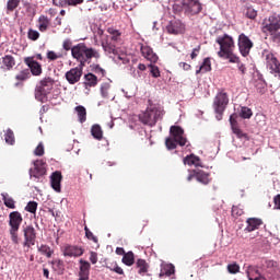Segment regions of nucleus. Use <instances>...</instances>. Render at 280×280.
Segmentation results:
<instances>
[{
  "instance_id": "obj_19",
  "label": "nucleus",
  "mask_w": 280,
  "mask_h": 280,
  "mask_svg": "<svg viewBox=\"0 0 280 280\" xmlns=\"http://www.w3.org/2000/svg\"><path fill=\"white\" fill-rule=\"evenodd\" d=\"M28 173L31 177L40 178L46 174V168L40 160H36V162H34V168H31Z\"/></svg>"
},
{
  "instance_id": "obj_49",
  "label": "nucleus",
  "mask_w": 280,
  "mask_h": 280,
  "mask_svg": "<svg viewBox=\"0 0 280 280\" xmlns=\"http://www.w3.org/2000/svg\"><path fill=\"white\" fill-rule=\"evenodd\" d=\"M84 231H85V236L88 240H90L94 243L98 242L97 236H94V234L90 231L88 225L84 226Z\"/></svg>"
},
{
  "instance_id": "obj_5",
  "label": "nucleus",
  "mask_w": 280,
  "mask_h": 280,
  "mask_svg": "<svg viewBox=\"0 0 280 280\" xmlns=\"http://www.w3.org/2000/svg\"><path fill=\"white\" fill-rule=\"evenodd\" d=\"M56 81L50 77L43 78L35 86V98L42 103L47 98V95L51 93Z\"/></svg>"
},
{
  "instance_id": "obj_42",
  "label": "nucleus",
  "mask_w": 280,
  "mask_h": 280,
  "mask_svg": "<svg viewBox=\"0 0 280 280\" xmlns=\"http://www.w3.org/2000/svg\"><path fill=\"white\" fill-rule=\"evenodd\" d=\"M38 252H39L42 255L46 256L47 258H51L52 250L50 249L49 246H47V245H40V246L38 247Z\"/></svg>"
},
{
  "instance_id": "obj_12",
  "label": "nucleus",
  "mask_w": 280,
  "mask_h": 280,
  "mask_svg": "<svg viewBox=\"0 0 280 280\" xmlns=\"http://www.w3.org/2000/svg\"><path fill=\"white\" fill-rule=\"evenodd\" d=\"M83 67L79 65V67L72 68L66 72V80L69 84L74 85L80 82L83 75Z\"/></svg>"
},
{
  "instance_id": "obj_29",
  "label": "nucleus",
  "mask_w": 280,
  "mask_h": 280,
  "mask_svg": "<svg viewBox=\"0 0 280 280\" xmlns=\"http://www.w3.org/2000/svg\"><path fill=\"white\" fill-rule=\"evenodd\" d=\"M2 65L8 71H11L15 66V58L12 57V55H4V57H2Z\"/></svg>"
},
{
  "instance_id": "obj_46",
  "label": "nucleus",
  "mask_w": 280,
  "mask_h": 280,
  "mask_svg": "<svg viewBox=\"0 0 280 280\" xmlns=\"http://www.w3.org/2000/svg\"><path fill=\"white\" fill-rule=\"evenodd\" d=\"M91 71L101 75L102 78H105V75H106V70L102 69L98 65H92Z\"/></svg>"
},
{
  "instance_id": "obj_55",
  "label": "nucleus",
  "mask_w": 280,
  "mask_h": 280,
  "mask_svg": "<svg viewBox=\"0 0 280 280\" xmlns=\"http://www.w3.org/2000/svg\"><path fill=\"white\" fill-rule=\"evenodd\" d=\"M246 16H247V19L254 20V19L257 18V11L254 10L253 8H247V10H246Z\"/></svg>"
},
{
  "instance_id": "obj_58",
  "label": "nucleus",
  "mask_w": 280,
  "mask_h": 280,
  "mask_svg": "<svg viewBox=\"0 0 280 280\" xmlns=\"http://www.w3.org/2000/svg\"><path fill=\"white\" fill-rule=\"evenodd\" d=\"M110 271L117 273V275H125L124 269L115 264L114 267L109 268Z\"/></svg>"
},
{
  "instance_id": "obj_38",
  "label": "nucleus",
  "mask_w": 280,
  "mask_h": 280,
  "mask_svg": "<svg viewBox=\"0 0 280 280\" xmlns=\"http://www.w3.org/2000/svg\"><path fill=\"white\" fill-rule=\"evenodd\" d=\"M122 264L127 265L128 267L135 265V253L128 252L125 253L121 258Z\"/></svg>"
},
{
  "instance_id": "obj_23",
  "label": "nucleus",
  "mask_w": 280,
  "mask_h": 280,
  "mask_svg": "<svg viewBox=\"0 0 280 280\" xmlns=\"http://www.w3.org/2000/svg\"><path fill=\"white\" fill-rule=\"evenodd\" d=\"M62 175L60 172L52 173L50 177L51 187L56 192H61Z\"/></svg>"
},
{
  "instance_id": "obj_2",
  "label": "nucleus",
  "mask_w": 280,
  "mask_h": 280,
  "mask_svg": "<svg viewBox=\"0 0 280 280\" xmlns=\"http://www.w3.org/2000/svg\"><path fill=\"white\" fill-rule=\"evenodd\" d=\"M71 56L79 62L81 67H85L86 63H91L92 58L100 59V52L91 47H88L84 43H79L71 48Z\"/></svg>"
},
{
  "instance_id": "obj_37",
  "label": "nucleus",
  "mask_w": 280,
  "mask_h": 280,
  "mask_svg": "<svg viewBox=\"0 0 280 280\" xmlns=\"http://www.w3.org/2000/svg\"><path fill=\"white\" fill-rule=\"evenodd\" d=\"M107 34L112 35V37H109V40H113L114 43L120 40L121 32L119 30H116L114 27H107Z\"/></svg>"
},
{
  "instance_id": "obj_64",
  "label": "nucleus",
  "mask_w": 280,
  "mask_h": 280,
  "mask_svg": "<svg viewBox=\"0 0 280 280\" xmlns=\"http://www.w3.org/2000/svg\"><path fill=\"white\" fill-rule=\"evenodd\" d=\"M273 202H275V209L280 210V194L275 196Z\"/></svg>"
},
{
  "instance_id": "obj_25",
  "label": "nucleus",
  "mask_w": 280,
  "mask_h": 280,
  "mask_svg": "<svg viewBox=\"0 0 280 280\" xmlns=\"http://www.w3.org/2000/svg\"><path fill=\"white\" fill-rule=\"evenodd\" d=\"M98 83L97 77L92 73L89 72L84 75V82L83 85L85 88V90H90L91 88H95Z\"/></svg>"
},
{
  "instance_id": "obj_52",
  "label": "nucleus",
  "mask_w": 280,
  "mask_h": 280,
  "mask_svg": "<svg viewBox=\"0 0 280 280\" xmlns=\"http://www.w3.org/2000/svg\"><path fill=\"white\" fill-rule=\"evenodd\" d=\"M47 58L50 60V61H56L58 59H61L62 58V55L61 54H56L55 51H48L47 52Z\"/></svg>"
},
{
  "instance_id": "obj_28",
  "label": "nucleus",
  "mask_w": 280,
  "mask_h": 280,
  "mask_svg": "<svg viewBox=\"0 0 280 280\" xmlns=\"http://www.w3.org/2000/svg\"><path fill=\"white\" fill-rule=\"evenodd\" d=\"M80 124H84L88 120V110L85 106L79 105L74 107Z\"/></svg>"
},
{
  "instance_id": "obj_47",
  "label": "nucleus",
  "mask_w": 280,
  "mask_h": 280,
  "mask_svg": "<svg viewBox=\"0 0 280 280\" xmlns=\"http://www.w3.org/2000/svg\"><path fill=\"white\" fill-rule=\"evenodd\" d=\"M237 118H238V115L236 113L230 116V125L232 130L240 127L237 122Z\"/></svg>"
},
{
  "instance_id": "obj_50",
  "label": "nucleus",
  "mask_w": 280,
  "mask_h": 280,
  "mask_svg": "<svg viewBox=\"0 0 280 280\" xmlns=\"http://www.w3.org/2000/svg\"><path fill=\"white\" fill-rule=\"evenodd\" d=\"M228 271L230 275H237L240 272V266L237 264H231L228 266Z\"/></svg>"
},
{
  "instance_id": "obj_3",
  "label": "nucleus",
  "mask_w": 280,
  "mask_h": 280,
  "mask_svg": "<svg viewBox=\"0 0 280 280\" xmlns=\"http://www.w3.org/2000/svg\"><path fill=\"white\" fill-rule=\"evenodd\" d=\"M164 114L165 112L161 104L149 100L147 110L139 115V121L153 127L159 120L163 119Z\"/></svg>"
},
{
  "instance_id": "obj_18",
  "label": "nucleus",
  "mask_w": 280,
  "mask_h": 280,
  "mask_svg": "<svg viewBox=\"0 0 280 280\" xmlns=\"http://www.w3.org/2000/svg\"><path fill=\"white\" fill-rule=\"evenodd\" d=\"M116 42L109 39L108 36L101 40V46L106 55H117Z\"/></svg>"
},
{
  "instance_id": "obj_39",
  "label": "nucleus",
  "mask_w": 280,
  "mask_h": 280,
  "mask_svg": "<svg viewBox=\"0 0 280 280\" xmlns=\"http://www.w3.org/2000/svg\"><path fill=\"white\" fill-rule=\"evenodd\" d=\"M238 117L250 119L253 117V110L249 107L242 106L241 112H238Z\"/></svg>"
},
{
  "instance_id": "obj_21",
  "label": "nucleus",
  "mask_w": 280,
  "mask_h": 280,
  "mask_svg": "<svg viewBox=\"0 0 280 280\" xmlns=\"http://www.w3.org/2000/svg\"><path fill=\"white\" fill-rule=\"evenodd\" d=\"M246 224L247 226L245 228V231L250 233L253 231H258V229L264 225V221L258 218H248Z\"/></svg>"
},
{
  "instance_id": "obj_48",
  "label": "nucleus",
  "mask_w": 280,
  "mask_h": 280,
  "mask_svg": "<svg viewBox=\"0 0 280 280\" xmlns=\"http://www.w3.org/2000/svg\"><path fill=\"white\" fill-rule=\"evenodd\" d=\"M20 0H8L7 9L13 12L19 7Z\"/></svg>"
},
{
  "instance_id": "obj_54",
  "label": "nucleus",
  "mask_w": 280,
  "mask_h": 280,
  "mask_svg": "<svg viewBox=\"0 0 280 280\" xmlns=\"http://www.w3.org/2000/svg\"><path fill=\"white\" fill-rule=\"evenodd\" d=\"M269 36H271L270 39L275 44L280 45V32L277 31V32H273V33H269Z\"/></svg>"
},
{
  "instance_id": "obj_56",
  "label": "nucleus",
  "mask_w": 280,
  "mask_h": 280,
  "mask_svg": "<svg viewBox=\"0 0 280 280\" xmlns=\"http://www.w3.org/2000/svg\"><path fill=\"white\" fill-rule=\"evenodd\" d=\"M34 154L37 155V156H43L45 154V149H44V145L43 143H39L35 151H34Z\"/></svg>"
},
{
  "instance_id": "obj_11",
  "label": "nucleus",
  "mask_w": 280,
  "mask_h": 280,
  "mask_svg": "<svg viewBox=\"0 0 280 280\" xmlns=\"http://www.w3.org/2000/svg\"><path fill=\"white\" fill-rule=\"evenodd\" d=\"M246 275L248 280H271V276H267L259 266H248Z\"/></svg>"
},
{
  "instance_id": "obj_24",
  "label": "nucleus",
  "mask_w": 280,
  "mask_h": 280,
  "mask_svg": "<svg viewBox=\"0 0 280 280\" xmlns=\"http://www.w3.org/2000/svg\"><path fill=\"white\" fill-rule=\"evenodd\" d=\"M32 77L31 72L28 69H24V70H21L16 75H15V80H16V83H15V86L19 88V86H23L24 82L26 80H30Z\"/></svg>"
},
{
  "instance_id": "obj_51",
  "label": "nucleus",
  "mask_w": 280,
  "mask_h": 280,
  "mask_svg": "<svg viewBox=\"0 0 280 280\" xmlns=\"http://www.w3.org/2000/svg\"><path fill=\"white\" fill-rule=\"evenodd\" d=\"M40 37V34L38 31H35V30H28V39H32V40H38Z\"/></svg>"
},
{
  "instance_id": "obj_33",
  "label": "nucleus",
  "mask_w": 280,
  "mask_h": 280,
  "mask_svg": "<svg viewBox=\"0 0 280 280\" xmlns=\"http://www.w3.org/2000/svg\"><path fill=\"white\" fill-rule=\"evenodd\" d=\"M80 265L81 266H80L79 276H89L90 277L91 264L86 260L81 259Z\"/></svg>"
},
{
  "instance_id": "obj_16",
  "label": "nucleus",
  "mask_w": 280,
  "mask_h": 280,
  "mask_svg": "<svg viewBox=\"0 0 280 280\" xmlns=\"http://www.w3.org/2000/svg\"><path fill=\"white\" fill-rule=\"evenodd\" d=\"M182 4L192 15H197L202 12V4L199 0H182Z\"/></svg>"
},
{
  "instance_id": "obj_35",
  "label": "nucleus",
  "mask_w": 280,
  "mask_h": 280,
  "mask_svg": "<svg viewBox=\"0 0 280 280\" xmlns=\"http://www.w3.org/2000/svg\"><path fill=\"white\" fill-rule=\"evenodd\" d=\"M233 135H235L236 138L244 140V141H249L250 137L248 133L244 132L240 127L233 128L232 129Z\"/></svg>"
},
{
  "instance_id": "obj_20",
  "label": "nucleus",
  "mask_w": 280,
  "mask_h": 280,
  "mask_svg": "<svg viewBox=\"0 0 280 280\" xmlns=\"http://www.w3.org/2000/svg\"><path fill=\"white\" fill-rule=\"evenodd\" d=\"M140 51L142 52V56L151 63H156L159 61V57L156 54H154L152 47L142 46V48H140Z\"/></svg>"
},
{
  "instance_id": "obj_14",
  "label": "nucleus",
  "mask_w": 280,
  "mask_h": 280,
  "mask_svg": "<svg viewBox=\"0 0 280 280\" xmlns=\"http://www.w3.org/2000/svg\"><path fill=\"white\" fill-rule=\"evenodd\" d=\"M23 233H24V243L23 246L24 247H31V246H35V241H36V231L33 228V225H26L23 229Z\"/></svg>"
},
{
  "instance_id": "obj_40",
  "label": "nucleus",
  "mask_w": 280,
  "mask_h": 280,
  "mask_svg": "<svg viewBox=\"0 0 280 280\" xmlns=\"http://www.w3.org/2000/svg\"><path fill=\"white\" fill-rule=\"evenodd\" d=\"M4 140L8 144L13 145L15 143V136L14 131L8 129L4 133Z\"/></svg>"
},
{
  "instance_id": "obj_13",
  "label": "nucleus",
  "mask_w": 280,
  "mask_h": 280,
  "mask_svg": "<svg viewBox=\"0 0 280 280\" xmlns=\"http://www.w3.org/2000/svg\"><path fill=\"white\" fill-rule=\"evenodd\" d=\"M24 65L28 66V72L33 77H40L43 74V66L34 57H25Z\"/></svg>"
},
{
  "instance_id": "obj_30",
  "label": "nucleus",
  "mask_w": 280,
  "mask_h": 280,
  "mask_svg": "<svg viewBox=\"0 0 280 280\" xmlns=\"http://www.w3.org/2000/svg\"><path fill=\"white\" fill-rule=\"evenodd\" d=\"M52 270L58 275H63L65 271V262L61 259H55L51 261Z\"/></svg>"
},
{
  "instance_id": "obj_34",
  "label": "nucleus",
  "mask_w": 280,
  "mask_h": 280,
  "mask_svg": "<svg viewBox=\"0 0 280 280\" xmlns=\"http://www.w3.org/2000/svg\"><path fill=\"white\" fill-rule=\"evenodd\" d=\"M174 273H175V267L171 264H167V265L162 266L160 277L161 278L164 276L171 277Z\"/></svg>"
},
{
  "instance_id": "obj_10",
  "label": "nucleus",
  "mask_w": 280,
  "mask_h": 280,
  "mask_svg": "<svg viewBox=\"0 0 280 280\" xmlns=\"http://www.w3.org/2000/svg\"><path fill=\"white\" fill-rule=\"evenodd\" d=\"M253 47H254V43L248 36H246L244 33L238 35V51H241L244 58L249 56Z\"/></svg>"
},
{
  "instance_id": "obj_17",
  "label": "nucleus",
  "mask_w": 280,
  "mask_h": 280,
  "mask_svg": "<svg viewBox=\"0 0 280 280\" xmlns=\"http://www.w3.org/2000/svg\"><path fill=\"white\" fill-rule=\"evenodd\" d=\"M166 31L168 34L173 35L185 34L186 26L179 20H175L170 22V24L166 26Z\"/></svg>"
},
{
  "instance_id": "obj_43",
  "label": "nucleus",
  "mask_w": 280,
  "mask_h": 280,
  "mask_svg": "<svg viewBox=\"0 0 280 280\" xmlns=\"http://www.w3.org/2000/svg\"><path fill=\"white\" fill-rule=\"evenodd\" d=\"M36 210H38V202L30 201L28 205L25 206V211L32 214H35Z\"/></svg>"
},
{
  "instance_id": "obj_8",
  "label": "nucleus",
  "mask_w": 280,
  "mask_h": 280,
  "mask_svg": "<svg viewBox=\"0 0 280 280\" xmlns=\"http://www.w3.org/2000/svg\"><path fill=\"white\" fill-rule=\"evenodd\" d=\"M280 30V15L272 14L262 21V34H273Z\"/></svg>"
},
{
  "instance_id": "obj_63",
  "label": "nucleus",
  "mask_w": 280,
  "mask_h": 280,
  "mask_svg": "<svg viewBox=\"0 0 280 280\" xmlns=\"http://www.w3.org/2000/svg\"><path fill=\"white\" fill-rule=\"evenodd\" d=\"M98 258H97V253L96 252H91L90 253V261L91 264L95 265L97 262Z\"/></svg>"
},
{
  "instance_id": "obj_27",
  "label": "nucleus",
  "mask_w": 280,
  "mask_h": 280,
  "mask_svg": "<svg viewBox=\"0 0 280 280\" xmlns=\"http://www.w3.org/2000/svg\"><path fill=\"white\" fill-rule=\"evenodd\" d=\"M196 180L201 185H209L211 183L210 174L202 170L195 171Z\"/></svg>"
},
{
  "instance_id": "obj_22",
  "label": "nucleus",
  "mask_w": 280,
  "mask_h": 280,
  "mask_svg": "<svg viewBox=\"0 0 280 280\" xmlns=\"http://www.w3.org/2000/svg\"><path fill=\"white\" fill-rule=\"evenodd\" d=\"M262 273L270 276L275 272V268L277 267V262L273 260L262 259L261 265L259 266Z\"/></svg>"
},
{
  "instance_id": "obj_4",
  "label": "nucleus",
  "mask_w": 280,
  "mask_h": 280,
  "mask_svg": "<svg viewBox=\"0 0 280 280\" xmlns=\"http://www.w3.org/2000/svg\"><path fill=\"white\" fill-rule=\"evenodd\" d=\"M171 137L166 138L165 145L167 150L172 151L179 147H185L187 144V138L185 137V130L179 126H171L170 128Z\"/></svg>"
},
{
  "instance_id": "obj_60",
  "label": "nucleus",
  "mask_w": 280,
  "mask_h": 280,
  "mask_svg": "<svg viewBox=\"0 0 280 280\" xmlns=\"http://www.w3.org/2000/svg\"><path fill=\"white\" fill-rule=\"evenodd\" d=\"M233 65H238V71H241L242 75H245L246 67L244 63L241 62V60H238V62H233Z\"/></svg>"
},
{
  "instance_id": "obj_61",
  "label": "nucleus",
  "mask_w": 280,
  "mask_h": 280,
  "mask_svg": "<svg viewBox=\"0 0 280 280\" xmlns=\"http://www.w3.org/2000/svg\"><path fill=\"white\" fill-rule=\"evenodd\" d=\"M52 4L59 8H65L67 7V1L66 0H52Z\"/></svg>"
},
{
  "instance_id": "obj_26",
  "label": "nucleus",
  "mask_w": 280,
  "mask_h": 280,
  "mask_svg": "<svg viewBox=\"0 0 280 280\" xmlns=\"http://www.w3.org/2000/svg\"><path fill=\"white\" fill-rule=\"evenodd\" d=\"M183 162L185 165L188 166L203 167L201 159L196 156L195 154L187 155L186 158H184Z\"/></svg>"
},
{
  "instance_id": "obj_7",
  "label": "nucleus",
  "mask_w": 280,
  "mask_h": 280,
  "mask_svg": "<svg viewBox=\"0 0 280 280\" xmlns=\"http://www.w3.org/2000/svg\"><path fill=\"white\" fill-rule=\"evenodd\" d=\"M24 219L23 215H21V213L19 211H13L10 212L9 214V233L11 236V242H13V244H19V229L21 226V224L23 223Z\"/></svg>"
},
{
  "instance_id": "obj_62",
  "label": "nucleus",
  "mask_w": 280,
  "mask_h": 280,
  "mask_svg": "<svg viewBox=\"0 0 280 280\" xmlns=\"http://www.w3.org/2000/svg\"><path fill=\"white\" fill-rule=\"evenodd\" d=\"M232 215H234V217L243 215V210H241L237 206H233L232 207Z\"/></svg>"
},
{
  "instance_id": "obj_9",
  "label": "nucleus",
  "mask_w": 280,
  "mask_h": 280,
  "mask_svg": "<svg viewBox=\"0 0 280 280\" xmlns=\"http://www.w3.org/2000/svg\"><path fill=\"white\" fill-rule=\"evenodd\" d=\"M262 57L265 58L267 69L271 71L272 74H277L280 79V62L277 57L267 50L264 51Z\"/></svg>"
},
{
  "instance_id": "obj_36",
  "label": "nucleus",
  "mask_w": 280,
  "mask_h": 280,
  "mask_svg": "<svg viewBox=\"0 0 280 280\" xmlns=\"http://www.w3.org/2000/svg\"><path fill=\"white\" fill-rule=\"evenodd\" d=\"M38 30L40 33H45L49 26V19L46 15H40L38 19Z\"/></svg>"
},
{
  "instance_id": "obj_59",
  "label": "nucleus",
  "mask_w": 280,
  "mask_h": 280,
  "mask_svg": "<svg viewBox=\"0 0 280 280\" xmlns=\"http://www.w3.org/2000/svg\"><path fill=\"white\" fill-rule=\"evenodd\" d=\"M81 3H83V0H66V7H75Z\"/></svg>"
},
{
  "instance_id": "obj_32",
  "label": "nucleus",
  "mask_w": 280,
  "mask_h": 280,
  "mask_svg": "<svg viewBox=\"0 0 280 280\" xmlns=\"http://www.w3.org/2000/svg\"><path fill=\"white\" fill-rule=\"evenodd\" d=\"M91 136L94 137L96 140L104 139V131H102V128L100 125H94L91 127Z\"/></svg>"
},
{
  "instance_id": "obj_31",
  "label": "nucleus",
  "mask_w": 280,
  "mask_h": 280,
  "mask_svg": "<svg viewBox=\"0 0 280 280\" xmlns=\"http://www.w3.org/2000/svg\"><path fill=\"white\" fill-rule=\"evenodd\" d=\"M136 268L138 269V275H145L148 272L149 269V265L147 264V261L144 259H137L136 261Z\"/></svg>"
},
{
  "instance_id": "obj_15",
  "label": "nucleus",
  "mask_w": 280,
  "mask_h": 280,
  "mask_svg": "<svg viewBox=\"0 0 280 280\" xmlns=\"http://www.w3.org/2000/svg\"><path fill=\"white\" fill-rule=\"evenodd\" d=\"M62 253L65 257L79 258L83 256L84 249L81 246L67 244L63 246Z\"/></svg>"
},
{
  "instance_id": "obj_44",
  "label": "nucleus",
  "mask_w": 280,
  "mask_h": 280,
  "mask_svg": "<svg viewBox=\"0 0 280 280\" xmlns=\"http://www.w3.org/2000/svg\"><path fill=\"white\" fill-rule=\"evenodd\" d=\"M200 70H202V73H207V72L211 71L210 58L203 59L202 65L200 66Z\"/></svg>"
},
{
  "instance_id": "obj_1",
  "label": "nucleus",
  "mask_w": 280,
  "mask_h": 280,
  "mask_svg": "<svg viewBox=\"0 0 280 280\" xmlns=\"http://www.w3.org/2000/svg\"><path fill=\"white\" fill-rule=\"evenodd\" d=\"M215 43L219 45L220 49L218 51V57L224 60H229L230 63H240V57L234 54L235 42L234 38L224 34L219 36L215 39Z\"/></svg>"
},
{
  "instance_id": "obj_6",
  "label": "nucleus",
  "mask_w": 280,
  "mask_h": 280,
  "mask_svg": "<svg viewBox=\"0 0 280 280\" xmlns=\"http://www.w3.org/2000/svg\"><path fill=\"white\" fill-rule=\"evenodd\" d=\"M229 104V95L224 90H220L213 100V110L217 114L215 118L221 121L223 114L226 110Z\"/></svg>"
},
{
  "instance_id": "obj_41",
  "label": "nucleus",
  "mask_w": 280,
  "mask_h": 280,
  "mask_svg": "<svg viewBox=\"0 0 280 280\" xmlns=\"http://www.w3.org/2000/svg\"><path fill=\"white\" fill-rule=\"evenodd\" d=\"M109 92H110V84L109 83H103L101 85V95L103 98H109Z\"/></svg>"
},
{
  "instance_id": "obj_57",
  "label": "nucleus",
  "mask_w": 280,
  "mask_h": 280,
  "mask_svg": "<svg viewBox=\"0 0 280 280\" xmlns=\"http://www.w3.org/2000/svg\"><path fill=\"white\" fill-rule=\"evenodd\" d=\"M72 46H73V43L71 39H65L62 47L66 51L72 50L73 49Z\"/></svg>"
},
{
  "instance_id": "obj_53",
  "label": "nucleus",
  "mask_w": 280,
  "mask_h": 280,
  "mask_svg": "<svg viewBox=\"0 0 280 280\" xmlns=\"http://www.w3.org/2000/svg\"><path fill=\"white\" fill-rule=\"evenodd\" d=\"M149 67L151 68L150 72H151L152 77H153L154 79H159L160 75H161V72H160V70H159V67L153 66V65H150Z\"/></svg>"
},
{
  "instance_id": "obj_45",
  "label": "nucleus",
  "mask_w": 280,
  "mask_h": 280,
  "mask_svg": "<svg viewBox=\"0 0 280 280\" xmlns=\"http://www.w3.org/2000/svg\"><path fill=\"white\" fill-rule=\"evenodd\" d=\"M3 202H4V206H5L7 208H9V209H15V201H14L13 198L3 195Z\"/></svg>"
}]
</instances>
